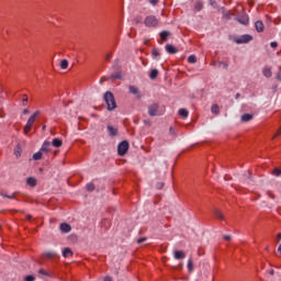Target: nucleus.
<instances>
[{
	"instance_id": "nucleus-1",
	"label": "nucleus",
	"mask_w": 281,
	"mask_h": 281,
	"mask_svg": "<svg viewBox=\"0 0 281 281\" xmlns=\"http://www.w3.org/2000/svg\"><path fill=\"white\" fill-rule=\"evenodd\" d=\"M104 102L108 104V111H115L117 109V103L115 102V97L111 91L104 93Z\"/></svg>"
},
{
	"instance_id": "nucleus-2",
	"label": "nucleus",
	"mask_w": 281,
	"mask_h": 281,
	"mask_svg": "<svg viewBox=\"0 0 281 281\" xmlns=\"http://www.w3.org/2000/svg\"><path fill=\"white\" fill-rule=\"evenodd\" d=\"M38 115H41V111L36 110L27 120L25 126H24V135H27V133H30V131H32V127L34 126V122H36V117H38Z\"/></svg>"
},
{
	"instance_id": "nucleus-3",
	"label": "nucleus",
	"mask_w": 281,
	"mask_h": 281,
	"mask_svg": "<svg viewBox=\"0 0 281 281\" xmlns=\"http://www.w3.org/2000/svg\"><path fill=\"white\" fill-rule=\"evenodd\" d=\"M148 115L150 117H157L164 115V111H160L158 103H151L148 105Z\"/></svg>"
},
{
	"instance_id": "nucleus-4",
	"label": "nucleus",
	"mask_w": 281,
	"mask_h": 281,
	"mask_svg": "<svg viewBox=\"0 0 281 281\" xmlns=\"http://www.w3.org/2000/svg\"><path fill=\"white\" fill-rule=\"evenodd\" d=\"M144 23L146 27H157L159 25V20L155 15H148Z\"/></svg>"
},
{
	"instance_id": "nucleus-5",
	"label": "nucleus",
	"mask_w": 281,
	"mask_h": 281,
	"mask_svg": "<svg viewBox=\"0 0 281 281\" xmlns=\"http://www.w3.org/2000/svg\"><path fill=\"white\" fill-rule=\"evenodd\" d=\"M128 143L126 140H123L117 146V153L120 155V157H124V155H126L128 153Z\"/></svg>"
},
{
	"instance_id": "nucleus-6",
	"label": "nucleus",
	"mask_w": 281,
	"mask_h": 281,
	"mask_svg": "<svg viewBox=\"0 0 281 281\" xmlns=\"http://www.w3.org/2000/svg\"><path fill=\"white\" fill-rule=\"evenodd\" d=\"M251 41H254V36L249 35V34H244L239 38H236L235 43L237 45H245L247 43H251Z\"/></svg>"
},
{
	"instance_id": "nucleus-7",
	"label": "nucleus",
	"mask_w": 281,
	"mask_h": 281,
	"mask_svg": "<svg viewBox=\"0 0 281 281\" xmlns=\"http://www.w3.org/2000/svg\"><path fill=\"white\" fill-rule=\"evenodd\" d=\"M235 21L239 22L240 25H249V15H241L240 18L235 19Z\"/></svg>"
},
{
	"instance_id": "nucleus-8",
	"label": "nucleus",
	"mask_w": 281,
	"mask_h": 281,
	"mask_svg": "<svg viewBox=\"0 0 281 281\" xmlns=\"http://www.w3.org/2000/svg\"><path fill=\"white\" fill-rule=\"evenodd\" d=\"M52 150V143L50 142H44L42 145L41 151L42 153H49Z\"/></svg>"
},
{
	"instance_id": "nucleus-9",
	"label": "nucleus",
	"mask_w": 281,
	"mask_h": 281,
	"mask_svg": "<svg viewBox=\"0 0 281 281\" xmlns=\"http://www.w3.org/2000/svg\"><path fill=\"white\" fill-rule=\"evenodd\" d=\"M60 232H63V234H69V232H71V225L67 223L60 224Z\"/></svg>"
},
{
	"instance_id": "nucleus-10",
	"label": "nucleus",
	"mask_w": 281,
	"mask_h": 281,
	"mask_svg": "<svg viewBox=\"0 0 281 281\" xmlns=\"http://www.w3.org/2000/svg\"><path fill=\"white\" fill-rule=\"evenodd\" d=\"M173 258L176 260H183V258H186V252H183V250H176L173 254Z\"/></svg>"
},
{
	"instance_id": "nucleus-11",
	"label": "nucleus",
	"mask_w": 281,
	"mask_h": 281,
	"mask_svg": "<svg viewBox=\"0 0 281 281\" xmlns=\"http://www.w3.org/2000/svg\"><path fill=\"white\" fill-rule=\"evenodd\" d=\"M165 49H166V52H167L168 54H177V52H179V50L177 49V47H175V46L171 45V44H167L166 47H165Z\"/></svg>"
},
{
	"instance_id": "nucleus-12",
	"label": "nucleus",
	"mask_w": 281,
	"mask_h": 281,
	"mask_svg": "<svg viewBox=\"0 0 281 281\" xmlns=\"http://www.w3.org/2000/svg\"><path fill=\"white\" fill-rule=\"evenodd\" d=\"M255 27L257 32H265V23L260 20L255 23Z\"/></svg>"
},
{
	"instance_id": "nucleus-13",
	"label": "nucleus",
	"mask_w": 281,
	"mask_h": 281,
	"mask_svg": "<svg viewBox=\"0 0 281 281\" xmlns=\"http://www.w3.org/2000/svg\"><path fill=\"white\" fill-rule=\"evenodd\" d=\"M262 75L265 76V78H271V76H273V72L271 71V68L265 67L262 69Z\"/></svg>"
},
{
	"instance_id": "nucleus-14",
	"label": "nucleus",
	"mask_w": 281,
	"mask_h": 281,
	"mask_svg": "<svg viewBox=\"0 0 281 281\" xmlns=\"http://www.w3.org/2000/svg\"><path fill=\"white\" fill-rule=\"evenodd\" d=\"M108 133L111 137H115V135H117V128L112 125H108Z\"/></svg>"
},
{
	"instance_id": "nucleus-15",
	"label": "nucleus",
	"mask_w": 281,
	"mask_h": 281,
	"mask_svg": "<svg viewBox=\"0 0 281 281\" xmlns=\"http://www.w3.org/2000/svg\"><path fill=\"white\" fill-rule=\"evenodd\" d=\"M111 80H122V72L119 70L110 76Z\"/></svg>"
},
{
	"instance_id": "nucleus-16",
	"label": "nucleus",
	"mask_w": 281,
	"mask_h": 281,
	"mask_svg": "<svg viewBox=\"0 0 281 281\" xmlns=\"http://www.w3.org/2000/svg\"><path fill=\"white\" fill-rule=\"evenodd\" d=\"M130 93H132L133 95H137L138 98H142V95L139 94V89H137L134 86H130Z\"/></svg>"
},
{
	"instance_id": "nucleus-17",
	"label": "nucleus",
	"mask_w": 281,
	"mask_h": 281,
	"mask_svg": "<svg viewBox=\"0 0 281 281\" xmlns=\"http://www.w3.org/2000/svg\"><path fill=\"white\" fill-rule=\"evenodd\" d=\"M26 182H27V186H31V188H36V178L30 177L27 178Z\"/></svg>"
},
{
	"instance_id": "nucleus-18",
	"label": "nucleus",
	"mask_w": 281,
	"mask_h": 281,
	"mask_svg": "<svg viewBox=\"0 0 281 281\" xmlns=\"http://www.w3.org/2000/svg\"><path fill=\"white\" fill-rule=\"evenodd\" d=\"M211 112L214 115H218L221 113V108H218V104H213L212 108H211Z\"/></svg>"
},
{
	"instance_id": "nucleus-19",
	"label": "nucleus",
	"mask_w": 281,
	"mask_h": 281,
	"mask_svg": "<svg viewBox=\"0 0 281 281\" xmlns=\"http://www.w3.org/2000/svg\"><path fill=\"white\" fill-rule=\"evenodd\" d=\"M251 120H254V114L241 115V122H251Z\"/></svg>"
},
{
	"instance_id": "nucleus-20",
	"label": "nucleus",
	"mask_w": 281,
	"mask_h": 281,
	"mask_svg": "<svg viewBox=\"0 0 281 281\" xmlns=\"http://www.w3.org/2000/svg\"><path fill=\"white\" fill-rule=\"evenodd\" d=\"M52 144L55 148H60V146H63V140H60L59 138H54Z\"/></svg>"
},
{
	"instance_id": "nucleus-21",
	"label": "nucleus",
	"mask_w": 281,
	"mask_h": 281,
	"mask_svg": "<svg viewBox=\"0 0 281 281\" xmlns=\"http://www.w3.org/2000/svg\"><path fill=\"white\" fill-rule=\"evenodd\" d=\"M159 76V70L153 69L149 74L150 80H155Z\"/></svg>"
},
{
	"instance_id": "nucleus-22",
	"label": "nucleus",
	"mask_w": 281,
	"mask_h": 281,
	"mask_svg": "<svg viewBox=\"0 0 281 281\" xmlns=\"http://www.w3.org/2000/svg\"><path fill=\"white\" fill-rule=\"evenodd\" d=\"M112 69H114V71H120V69H121L120 59H116L113 61Z\"/></svg>"
},
{
	"instance_id": "nucleus-23",
	"label": "nucleus",
	"mask_w": 281,
	"mask_h": 281,
	"mask_svg": "<svg viewBox=\"0 0 281 281\" xmlns=\"http://www.w3.org/2000/svg\"><path fill=\"white\" fill-rule=\"evenodd\" d=\"M63 256H64L65 258H69V256H74V252L71 251L70 248H65V249L63 250Z\"/></svg>"
},
{
	"instance_id": "nucleus-24",
	"label": "nucleus",
	"mask_w": 281,
	"mask_h": 281,
	"mask_svg": "<svg viewBox=\"0 0 281 281\" xmlns=\"http://www.w3.org/2000/svg\"><path fill=\"white\" fill-rule=\"evenodd\" d=\"M168 36H170V32H168V31H162L161 33H160V38H161V41H168Z\"/></svg>"
},
{
	"instance_id": "nucleus-25",
	"label": "nucleus",
	"mask_w": 281,
	"mask_h": 281,
	"mask_svg": "<svg viewBox=\"0 0 281 281\" xmlns=\"http://www.w3.org/2000/svg\"><path fill=\"white\" fill-rule=\"evenodd\" d=\"M45 258L52 259V258H56V256H58V254H56V251H47L44 254Z\"/></svg>"
},
{
	"instance_id": "nucleus-26",
	"label": "nucleus",
	"mask_w": 281,
	"mask_h": 281,
	"mask_svg": "<svg viewBox=\"0 0 281 281\" xmlns=\"http://www.w3.org/2000/svg\"><path fill=\"white\" fill-rule=\"evenodd\" d=\"M178 113H179L180 117H183V119H186V117H188V115H190V113L186 109H180Z\"/></svg>"
},
{
	"instance_id": "nucleus-27",
	"label": "nucleus",
	"mask_w": 281,
	"mask_h": 281,
	"mask_svg": "<svg viewBox=\"0 0 281 281\" xmlns=\"http://www.w3.org/2000/svg\"><path fill=\"white\" fill-rule=\"evenodd\" d=\"M0 196H2L3 199H16V193H12V194L8 195V194L1 192Z\"/></svg>"
},
{
	"instance_id": "nucleus-28",
	"label": "nucleus",
	"mask_w": 281,
	"mask_h": 281,
	"mask_svg": "<svg viewBox=\"0 0 281 281\" xmlns=\"http://www.w3.org/2000/svg\"><path fill=\"white\" fill-rule=\"evenodd\" d=\"M42 158H43V153H41V151H37V153H35V154L33 155L34 161H38V160H41Z\"/></svg>"
},
{
	"instance_id": "nucleus-29",
	"label": "nucleus",
	"mask_w": 281,
	"mask_h": 281,
	"mask_svg": "<svg viewBox=\"0 0 281 281\" xmlns=\"http://www.w3.org/2000/svg\"><path fill=\"white\" fill-rule=\"evenodd\" d=\"M69 67V61L67 59H63L60 61V69H67Z\"/></svg>"
},
{
	"instance_id": "nucleus-30",
	"label": "nucleus",
	"mask_w": 281,
	"mask_h": 281,
	"mask_svg": "<svg viewBox=\"0 0 281 281\" xmlns=\"http://www.w3.org/2000/svg\"><path fill=\"white\" fill-rule=\"evenodd\" d=\"M188 271H190V273L194 271V263L192 262V259L188 260Z\"/></svg>"
},
{
	"instance_id": "nucleus-31",
	"label": "nucleus",
	"mask_w": 281,
	"mask_h": 281,
	"mask_svg": "<svg viewBox=\"0 0 281 281\" xmlns=\"http://www.w3.org/2000/svg\"><path fill=\"white\" fill-rule=\"evenodd\" d=\"M214 215L216 216V218H220V221H223V218H225L223 216V213L221 211H218V210L214 211Z\"/></svg>"
},
{
	"instance_id": "nucleus-32",
	"label": "nucleus",
	"mask_w": 281,
	"mask_h": 281,
	"mask_svg": "<svg viewBox=\"0 0 281 281\" xmlns=\"http://www.w3.org/2000/svg\"><path fill=\"white\" fill-rule=\"evenodd\" d=\"M188 63H190L191 65H194V63H196V56L190 55L188 57Z\"/></svg>"
},
{
	"instance_id": "nucleus-33",
	"label": "nucleus",
	"mask_w": 281,
	"mask_h": 281,
	"mask_svg": "<svg viewBox=\"0 0 281 281\" xmlns=\"http://www.w3.org/2000/svg\"><path fill=\"white\" fill-rule=\"evenodd\" d=\"M93 190H95V186L93 183H88L87 184V191L88 192H93Z\"/></svg>"
},
{
	"instance_id": "nucleus-34",
	"label": "nucleus",
	"mask_w": 281,
	"mask_h": 281,
	"mask_svg": "<svg viewBox=\"0 0 281 281\" xmlns=\"http://www.w3.org/2000/svg\"><path fill=\"white\" fill-rule=\"evenodd\" d=\"M38 273H40L41 276H45L46 278H50V277H52V274H49L47 271H45V269H41V270L38 271Z\"/></svg>"
},
{
	"instance_id": "nucleus-35",
	"label": "nucleus",
	"mask_w": 281,
	"mask_h": 281,
	"mask_svg": "<svg viewBox=\"0 0 281 281\" xmlns=\"http://www.w3.org/2000/svg\"><path fill=\"white\" fill-rule=\"evenodd\" d=\"M151 56H153V58H157V57L159 56V49L154 48V49L151 50Z\"/></svg>"
},
{
	"instance_id": "nucleus-36",
	"label": "nucleus",
	"mask_w": 281,
	"mask_h": 281,
	"mask_svg": "<svg viewBox=\"0 0 281 281\" xmlns=\"http://www.w3.org/2000/svg\"><path fill=\"white\" fill-rule=\"evenodd\" d=\"M195 10H198V12H201V10H203V2H198L195 4Z\"/></svg>"
},
{
	"instance_id": "nucleus-37",
	"label": "nucleus",
	"mask_w": 281,
	"mask_h": 281,
	"mask_svg": "<svg viewBox=\"0 0 281 281\" xmlns=\"http://www.w3.org/2000/svg\"><path fill=\"white\" fill-rule=\"evenodd\" d=\"M22 104L23 106H27V94H23Z\"/></svg>"
},
{
	"instance_id": "nucleus-38",
	"label": "nucleus",
	"mask_w": 281,
	"mask_h": 281,
	"mask_svg": "<svg viewBox=\"0 0 281 281\" xmlns=\"http://www.w3.org/2000/svg\"><path fill=\"white\" fill-rule=\"evenodd\" d=\"M14 155H15V157H21V148L20 147H16L14 149Z\"/></svg>"
},
{
	"instance_id": "nucleus-39",
	"label": "nucleus",
	"mask_w": 281,
	"mask_h": 281,
	"mask_svg": "<svg viewBox=\"0 0 281 281\" xmlns=\"http://www.w3.org/2000/svg\"><path fill=\"white\" fill-rule=\"evenodd\" d=\"M273 175H276V177H280V176H281V170L278 169V168H276V169L273 170Z\"/></svg>"
},
{
	"instance_id": "nucleus-40",
	"label": "nucleus",
	"mask_w": 281,
	"mask_h": 281,
	"mask_svg": "<svg viewBox=\"0 0 281 281\" xmlns=\"http://www.w3.org/2000/svg\"><path fill=\"white\" fill-rule=\"evenodd\" d=\"M147 238L146 237H142L137 239V244L142 245V243H146Z\"/></svg>"
},
{
	"instance_id": "nucleus-41",
	"label": "nucleus",
	"mask_w": 281,
	"mask_h": 281,
	"mask_svg": "<svg viewBox=\"0 0 281 281\" xmlns=\"http://www.w3.org/2000/svg\"><path fill=\"white\" fill-rule=\"evenodd\" d=\"M36 280V278H34V276H26L25 277V281H34Z\"/></svg>"
},
{
	"instance_id": "nucleus-42",
	"label": "nucleus",
	"mask_w": 281,
	"mask_h": 281,
	"mask_svg": "<svg viewBox=\"0 0 281 281\" xmlns=\"http://www.w3.org/2000/svg\"><path fill=\"white\" fill-rule=\"evenodd\" d=\"M161 188H164V182H158V183L156 184V189H157V190H161Z\"/></svg>"
},
{
	"instance_id": "nucleus-43",
	"label": "nucleus",
	"mask_w": 281,
	"mask_h": 281,
	"mask_svg": "<svg viewBox=\"0 0 281 281\" xmlns=\"http://www.w3.org/2000/svg\"><path fill=\"white\" fill-rule=\"evenodd\" d=\"M149 3L151 5H157L159 3V0H149Z\"/></svg>"
},
{
	"instance_id": "nucleus-44",
	"label": "nucleus",
	"mask_w": 281,
	"mask_h": 281,
	"mask_svg": "<svg viewBox=\"0 0 281 281\" xmlns=\"http://www.w3.org/2000/svg\"><path fill=\"white\" fill-rule=\"evenodd\" d=\"M276 79H277L279 82H281V71L277 72Z\"/></svg>"
},
{
	"instance_id": "nucleus-45",
	"label": "nucleus",
	"mask_w": 281,
	"mask_h": 281,
	"mask_svg": "<svg viewBox=\"0 0 281 281\" xmlns=\"http://www.w3.org/2000/svg\"><path fill=\"white\" fill-rule=\"evenodd\" d=\"M270 46H271L273 49H276V47H278V42H271V43H270Z\"/></svg>"
},
{
	"instance_id": "nucleus-46",
	"label": "nucleus",
	"mask_w": 281,
	"mask_h": 281,
	"mask_svg": "<svg viewBox=\"0 0 281 281\" xmlns=\"http://www.w3.org/2000/svg\"><path fill=\"white\" fill-rule=\"evenodd\" d=\"M223 238H224L225 240H228V241H229V240H232V235H224Z\"/></svg>"
},
{
	"instance_id": "nucleus-47",
	"label": "nucleus",
	"mask_w": 281,
	"mask_h": 281,
	"mask_svg": "<svg viewBox=\"0 0 281 281\" xmlns=\"http://www.w3.org/2000/svg\"><path fill=\"white\" fill-rule=\"evenodd\" d=\"M246 175L248 176V180H246L247 183H251V181H249V179H251V173L249 171H247Z\"/></svg>"
},
{
	"instance_id": "nucleus-48",
	"label": "nucleus",
	"mask_w": 281,
	"mask_h": 281,
	"mask_svg": "<svg viewBox=\"0 0 281 281\" xmlns=\"http://www.w3.org/2000/svg\"><path fill=\"white\" fill-rule=\"evenodd\" d=\"M169 133H170V135H176L175 128L173 127L169 128Z\"/></svg>"
},
{
	"instance_id": "nucleus-49",
	"label": "nucleus",
	"mask_w": 281,
	"mask_h": 281,
	"mask_svg": "<svg viewBox=\"0 0 281 281\" xmlns=\"http://www.w3.org/2000/svg\"><path fill=\"white\" fill-rule=\"evenodd\" d=\"M103 281H113V279L111 277H105Z\"/></svg>"
},
{
	"instance_id": "nucleus-50",
	"label": "nucleus",
	"mask_w": 281,
	"mask_h": 281,
	"mask_svg": "<svg viewBox=\"0 0 281 281\" xmlns=\"http://www.w3.org/2000/svg\"><path fill=\"white\" fill-rule=\"evenodd\" d=\"M210 5H216V1H214V0H210Z\"/></svg>"
},
{
	"instance_id": "nucleus-51",
	"label": "nucleus",
	"mask_w": 281,
	"mask_h": 281,
	"mask_svg": "<svg viewBox=\"0 0 281 281\" xmlns=\"http://www.w3.org/2000/svg\"><path fill=\"white\" fill-rule=\"evenodd\" d=\"M24 115H29L30 111L27 109L23 110Z\"/></svg>"
},
{
	"instance_id": "nucleus-52",
	"label": "nucleus",
	"mask_w": 281,
	"mask_h": 281,
	"mask_svg": "<svg viewBox=\"0 0 281 281\" xmlns=\"http://www.w3.org/2000/svg\"><path fill=\"white\" fill-rule=\"evenodd\" d=\"M105 60H111V54H108V55L105 56Z\"/></svg>"
},
{
	"instance_id": "nucleus-53",
	"label": "nucleus",
	"mask_w": 281,
	"mask_h": 281,
	"mask_svg": "<svg viewBox=\"0 0 281 281\" xmlns=\"http://www.w3.org/2000/svg\"><path fill=\"white\" fill-rule=\"evenodd\" d=\"M26 221H32V215H26Z\"/></svg>"
},
{
	"instance_id": "nucleus-54",
	"label": "nucleus",
	"mask_w": 281,
	"mask_h": 281,
	"mask_svg": "<svg viewBox=\"0 0 281 281\" xmlns=\"http://www.w3.org/2000/svg\"><path fill=\"white\" fill-rule=\"evenodd\" d=\"M222 65H224V69H227L228 67L227 63H222Z\"/></svg>"
},
{
	"instance_id": "nucleus-55",
	"label": "nucleus",
	"mask_w": 281,
	"mask_h": 281,
	"mask_svg": "<svg viewBox=\"0 0 281 281\" xmlns=\"http://www.w3.org/2000/svg\"><path fill=\"white\" fill-rule=\"evenodd\" d=\"M235 98H236V100H238V99L240 98V93H237V94L235 95Z\"/></svg>"
},
{
	"instance_id": "nucleus-56",
	"label": "nucleus",
	"mask_w": 281,
	"mask_h": 281,
	"mask_svg": "<svg viewBox=\"0 0 281 281\" xmlns=\"http://www.w3.org/2000/svg\"><path fill=\"white\" fill-rule=\"evenodd\" d=\"M276 271L274 270H270V276H274Z\"/></svg>"
},
{
	"instance_id": "nucleus-57",
	"label": "nucleus",
	"mask_w": 281,
	"mask_h": 281,
	"mask_svg": "<svg viewBox=\"0 0 281 281\" xmlns=\"http://www.w3.org/2000/svg\"><path fill=\"white\" fill-rule=\"evenodd\" d=\"M277 238H279V240H281V233H279V234L277 235Z\"/></svg>"
},
{
	"instance_id": "nucleus-58",
	"label": "nucleus",
	"mask_w": 281,
	"mask_h": 281,
	"mask_svg": "<svg viewBox=\"0 0 281 281\" xmlns=\"http://www.w3.org/2000/svg\"><path fill=\"white\" fill-rule=\"evenodd\" d=\"M278 251H279V254H281V244L278 247Z\"/></svg>"
},
{
	"instance_id": "nucleus-59",
	"label": "nucleus",
	"mask_w": 281,
	"mask_h": 281,
	"mask_svg": "<svg viewBox=\"0 0 281 281\" xmlns=\"http://www.w3.org/2000/svg\"><path fill=\"white\" fill-rule=\"evenodd\" d=\"M45 128H47V126H46V125H43L42 131H45Z\"/></svg>"
},
{
	"instance_id": "nucleus-60",
	"label": "nucleus",
	"mask_w": 281,
	"mask_h": 281,
	"mask_svg": "<svg viewBox=\"0 0 281 281\" xmlns=\"http://www.w3.org/2000/svg\"><path fill=\"white\" fill-rule=\"evenodd\" d=\"M270 196H271L272 199H276V196H273V195H271V194H270Z\"/></svg>"
}]
</instances>
